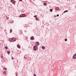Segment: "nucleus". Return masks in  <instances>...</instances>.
I'll list each match as a JSON object with an SVG mask.
<instances>
[{"label": "nucleus", "mask_w": 76, "mask_h": 76, "mask_svg": "<svg viewBox=\"0 0 76 76\" xmlns=\"http://www.w3.org/2000/svg\"><path fill=\"white\" fill-rule=\"evenodd\" d=\"M33 50H34V51H37V50H38V47H37V45L34 46L33 47Z\"/></svg>", "instance_id": "1"}, {"label": "nucleus", "mask_w": 76, "mask_h": 76, "mask_svg": "<svg viewBox=\"0 0 76 76\" xmlns=\"http://www.w3.org/2000/svg\"><path fill=\"white\" fill-rule=\"evenodd\" d=\"M13 39H14V38H12L10 39L9 41L10 42H14V41H16V40H15V39L14 40Z\"/></svg>", "instance_id": "2"}, {"label": "nucleus", "mask_w": 76, "mask_h": 76, "mask_svg": "<svg viewBox=\"0 0 76 76\" xmlns=\"http://www.w3.org/2000/svg\"><path fill=\"white\" fill-rule=\"evenodd\" d=\"M26 16V15H25L24 14H22L21 15L19 16V17L20 18L22 17H25Z\"/></svg>", "instance_id": "3"}, {"label": "nucleus", "mask_w": 76, "mask_h": 76, "mask_svg": "<svg viewBox=\"0 0 76 76\" xmlns=\"http://www.w3.org/2000/svg\"><path fill=\"white\" fill-rule=\"evenodd\" d=\"M11 3H13V4H15V3H16V1L13 0H11Z\"/></svg>", "instance_id": "4"}, {"label": "nucleus", "mask_w": 76, "mask_h": 76, "mask_svg": "<svg viewBox=\"0 0 76 76\" xmlns=\"http://www.w3.org/2000/svg\"><path fill=\"white\" fill-rule=\"evenodd\" d=\"M59 7H56L55 8V10H59Z\"/></svg>", "instance_id": "5"}, {"label": "nucleus", "mask_w": 76, "mask_h": 76, "mask_svg": "<svg viewBox=\"0 0 76 76\" xmlns=\"http://www.w3.org/2000/svg\"><path fill=\"white\" fill-rule=\"evenodd\" d=\"M17 47L18 48H20V46L19 45H17Z\"/></svg>", "instance_id": "6"}, {"label": "nucleus", "mask_w": 76, "mask_h": 76, "mask_svg": "<svg viewBox=\"0 0 76 76\" xmlns=\"http://www.w3.org/2000/svg\"><path fill=\"white\" fill-rule=\"evenodd\" d=\"M34 37L32 36V37H31V40H34Z\"/></svg>", "instance_id": "7"}, {"label": "nucleus", "mask_w": 76, "mask_h": 76, "mask_svg": "<svg viewBox=\"0 0 76 76\" xmlns=\"http://www.w3.org/2000/svg\"><path fill=\"white\" fill-rule=\"evenodd\" d=\"M36 44H37V45L36 44V45H37V46L39 45V43L38 42H37Z\"/></svg>", "instance_id": "8"}, {"label": "nucleus", "mask_w": 76, "mask_h": 76, "mask_svg": "<svg viewBox=\"0 0 76 76\" xmlns=\"http://www.w3.org/2000/svg\"><path fill=\"white\" fill-rule=\"evenodd\" d=\"M43 5L44 6H47V4L46 3H44L43 4Z\"/></svg>", "instance_id": "9"}, {"label": "nucleus", "mask_w": 76, "mask_h": 76, "mask_svg": "<svg viewBox=\"0 0 76 76\" xmlns=\"http://www.w3.org/2000/svg\"><path fill=\"white\" fill-rule=\"evenodd\" d=\"M36 20H38V17H36Z\"/></svg>", "instance_id": "10"}, {"label": "nucleus", "mask_w": 76, "mask_h": 76, "mask_svg": "<svg viewBox=\"0 0 76 76\" xmlns=\"http://www.w3.org/2000/svg\"><path fill=\"white\" fill-rule=\"evenodd\" d=\"M68 12V10H65L64 12V13H66V12Z\"/></svg>", "instance_id": "11"}, {"label": "nucleus", "mask_w": 76, "mask_h": 76, "mask_svg": "<svg viewBox=\"0 0 76 76\" xmlns=\"http://www.w3.org/2000/svg\"><path fill=\"white\" fill-rule=\"evenodd\" d=\"M3 73L4 75H6V72H5V71Z\"/></svg>", "instance_id": "12"}, {"label": "nucleus", "mask_w": 76, "mask_h": 76, "mask_svg": "<svg viewBox=\"0 0 76 76\" xmlns=\"http://www.w3.org/2000/svg\"><path fill=\"white\" fill-rule=\"evenodd\" d=\"M10 51H7V53H8V54H10Z\"/></svg>", "instance_id": "13"}, {"label": "nucleus", "mask_w": 76, "mask_h": 76, "mask_svg": "<svg viewBox=\"0 0 76 76\" xmlns=\"http://www.w3.org/2000/svg\"><path fill=\"white\" fill-rule=\"evenodd\" d=\"M5 49H8V48H7V47L5 46Z\"/></svg>", "instance_id": "14"}, {"label": "nucleus", "mask_w": 76, "mask_h": 76, "mask_svg": "<svg viewBox=\"0 0 76 76\" xmlns=\"http://www.w3.org/2000/svg\"><path fill=\"white\" fill-rule=\"evenodd\" d=\"M50 12H53V9H50Z\"/></svg>", "instance_id": "15"}, {"label": "nucleus", "mask_w": 76, "mask_h": 76, "mask_svg": "<svg viewBox=\"0 0 76 76\" xmlns=\"http://www.w3.org/2000/svg\"><path fill=\"white\" fill-rule=\"evenodd\" d=\"M42 49H44V48H45V47H44V46H42Z\"/></svg>", "instance_id": "16"}, {"label": "nucleus", "mask_w": 76, "mask_h": 76, "mask_svg": "<svg viewBox=\"0 0 76 76\" xmlns=\"http://www.w3.org/2000/svg\"><path fill=\"white\" fill-rule=\"evenodd\" d=\"M10 32H12V29H10Z\"/></svg>", "instance_id": "17"}, {"label": "nucleus", "mask_w": 76, "mask_h": 76, "mask_svg": "<svg viewBox=\"0 0 76 76\" xmlns=\"http://www.w3.org/2000/svg\"><path fill=\"white\" fill-rule=\"evenodd\" d=\"M4 70H7V68H4Z\"/></svg>", "instance_id": "18"}, {"label": "nucleus", "mask_w": 76, "mask_h": 76, "mask_svg": "<svg viewBox=\"0 0 76 76\" xmlns=\"http://www.w3.org/2000/svg\"><path fill=\"white\" fill-rule=\"evenodd\" d=\"M37 15H35V16H34V18H36V17H37Z\"/></svg>", "instance_id": "19"}, {"label": "nucleus", "mask_w": 76, "mask_h": 76, "mask_svg": "<svg viewBox=\"0 0 76 76\" xmlns=\"http://www.w3.org/2000/svg\"><path fill=\"white\" fill-rule=\"evenodd\" d=\"M34 76H37V75H36V74H34Z\"/></svg>", "instance_id": "20"}, {"label": "nucleus", "mask_w": 76, "mask_h": 76, "mask_svg": "<svg viewBox=\"0 0 76 76\" xmlns=\"http://www.w3.org/2000/svg\"><path fill=\"white\" fill-rule=\"evenodd\" d=\"M57 16L58 17V16H59V15L58 14L57 15Z\"/></svg>", "instance_id": "21"}, {"label": "nucleus", "mask_w": 76, "mask_h": 76, "mask_svg": "<svg viewBox=\"0 0 76 76\" xmlns=\"http://www.w3.org/2000/svg\"><path fill=\"white\" fill-rule=\"evenodd\" d=\"M67 41V39H65V41Z\"/></svg>", "instance_id": "22"}, {"label": "nucleus", "mask_w": 76, "mask_h": 76, "mask_svg": "<svg viewBox=\"0 0 76 76\" xmlns=\"http://www.w3.org/2000/svg\"><path fill=\"white\" fill-rule=\"evenodd\" d=\"M1 58H3V56H2L1 57Z\"/></svg>", "instance_id": "23"}, {"label": "nucleus", "mask_w": 76, "mask_h": 76, "mask_svg": "<svg viewBox=\"0 0 76 76\" xmlns=\"http://www.w3.org/2000/svg\"><path fill=\"white\" fill-rule=\"evenodd\" d=\"M12 60H13V57H12Z\"/></svg>", "instance_id": "24"}, {"label": "nucleus", "mask_w": 76, "mask_h": 76, "mask_svg": "<svg viewBox=\"0 0 76 76\" xmlns=\"http://www.w3.org/2000/svg\"><path fill=\"white\" fill-rule=\"evenodd\" d=\"M15 75H16V76H17V73H15Z\"/></svg>", "instance_id": "25"}, {"label": "nucleus", "mask_w": 76, "mask_h": 76, "mask_svg": "<svg viewBox=\"0 0 76 76\" xmlns=\"http://www.w3.org/2000/svg\"><path fill=\"white\" fill-rule=\"evenodd\" d=\"M19 1H22V0H19Z\"/></svg>", "instance_id": "26"}]
</instances>
